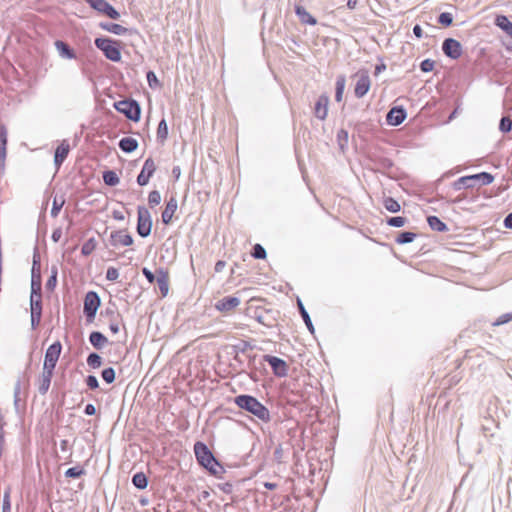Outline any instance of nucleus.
<instances>
[{
  "label": "nucleus",
  "mask_w": 512,
  "mask_h": 512,
  "mask_svg": "<svg viewBox=\"0 0 512 512\" xmlns=\"http://www.w3.org/2000/svg\"><path fill=\"white\" fill-rule=\"evenodd\" d=\"M193 451L196 462L202 469L211 476L218 479L223 478V474L226 470L205 442L200 440L196 441L193 446Z\"/></svg>",
  "instance_id": "f257e3e1"
},
{
  "label": "nucleus",
  "mask_w": 512,
  "mask_h": 512,
  "mask_svg": "<svg viewBox=\"0 0 512 512\" xmlns=\"http://www.w3.org/2000/svg\"><path fill=\"white\" fill-rule=\"evenodd\" d=\"M233 402L239 409L253 415L264 423L271 421L269 409L260 402L255 396L250 394H239L234 397Z\"/></svg>",
  "instance_id": "f03ea898"
},
{
  "label": "nucleus",
  "mask_w": 512,
  "mask_h": 512,
  "mask_svg": "<svg viewBox=\"0 0 512 512\" xmlns=\"http://www.w3.org/2000/svg\"><path fill=\"white\" fill-rule=\"evenodd\" d=\"M94 45L103 53L106 59L112 62L121 61L122 41L109 36H99L94 39Z\"/></svg>",
  "instance_id": "7ed1b4c3"
},
{
  "label": "nucleus",
  "mask_w": 512,
  "mask_h": 512,
  "mask_svg": "<svg viewBox=\"0 0 512 512\" xmlns=\"http://www.w3.org/2000/svg\"><path fill=\"white\" fill-rule=\"evenodd\" d=\"M494 175L490 172L482 171L476 174L465 175L458 178L452 183V187L455 191L462 189H472L479 182L481 186H486L494 181Z\"/></svg>",
  "instance_id": "20e7f679"
},
{
  "label": "nucleus",
  "mask_w": 512,
  "mask_h": 512,
  "mask_svg": "<svg viewBox=\"0 0 512 512\" xmlns=\"http://www.w3.org/2000/svg\"><path fill=\"white\" fill-rule=\"evenodd\" d=\"M113 107L132 122H139L141 119V105L132 97L114 102Z\"/></svg>",
  "instance_id": "39448f33"
},
{
  "label": "nucleus",
  "mask_w": 512,
  "mask_h": 512,
  "mask_svg": "<svg viewBox=\"0 0 512 512\" xmlns=\"http://www.w3.org/2000/svg\"><path fill=\"white\" fill-rule=\"evenodd\" d=\"M101 306V298L96 291H88L83 300V314L87 323H92L96 317L97 311Z\"/></svg>",
  "instance_id": "423d86ee"
},
{
  "label": "nucleus",
  "mask_w": 512,
  "mask_h": 512,
  "mask_svg": "<svg viewBox=\"0 0 512 512\" xmlns=\"http://www.w3.org/2000/svg\"><path fill=\"white\" fill-rule=\"evenodd\" d=\"M153 220L147 207L139 205L137 207L136 232L141 238H147L152 231Z\"/></svg>",
  "instance_id": "0eeeda50"
},
{
  "label": "nucleus",
  "mask_w": 512,
  "mask_h": 512,
  "mask_svg": "<svg viewBox=\"0 0 512 512\" xmlns=\"http://www.w3.org/2000/svg\"><path fill=\"white\" fill-rule=\"evenodd\" d=\"M369 161L372 163L373 167L371 170L376 173H381L391 179H394L392 175V169L395 167V163L391 158L373 154L369 157Z\"/></svg>",
  "instance_id": "6e6552de"
},
{
  "label": "nucleus",
  "mask_w": 512,
  "mask_h": 512,
  "mask_svg": "<svg viewBox=\"0 0 512 512\" xmlns=\"http://www.w3.org/2000/svg\"><path fill=\"white\" fill-rule=\"evenodd\" d=\"M85 3L97 13L104 15L112 20H118L120 13L107 0H84Z\"/></svg>",
  "instance_id": "1a4fd4ad"
},
{
  "label": "nucleus",
  "mask_w": 512,
  "mask_h": 512,
  "mask_svg": "<svg viewBox=\"0 0 512 512\" xmlns=\"http://www.w3.org/2000/svg\"><path fill=\"white\" fill-rule=\"evenodd\" d=\"M134 243V239L128 229H119L112 231L110 233L108 243L106 244V247L112 246V247H118V246H131Z\"/></svg>",
  "instance_id": "9d476101"
},
{
  "label": "nucleus",
  "mask_w": 512,
  "mask_h": 512,
  "mask_svg": "<svg viewBox=\"0 0 512 512\" xmlns=\"http://www.w3.org/2000/svg\"><path fill=\"white\" fill-rule=\"evenodd\" d=\"M263 362L270 365L272 372L276 377L282 378L288 375L289 366L284 359L274 355L265 354L263 355Z\"/></svg>",
  "instance_id": "9b49d317"
},
{
  "label": "nucleus",
  "mask_w": 512,
  "mask_h": 512,
  "mask_svg": "<svg viewBox=\"0 0 512 512\" xmlns=\"http://www.w3.org/2000/svg\"><path fill=\"white\" fill-rule=\"evenodd\" d=\"M441 49L443 54L451 60H458L463 53L461 42L451 37L443 40Z\"/></svg>",
  "instance_id": "f8f14e48"
},
{
  "label": "nucleus",
  "mask_w": 512,
  "mask_h": 512,
  "mask_svg": "<svg viewBox=\"0 0 512 512\" xmlns=\"http://www.w3.org/2000/svg\"><path fill=\"white\" fill-rule=\"evenodd\" d=\"M354 77H357V81L354 86V95L356 98H363L371 87V80L367 70L358 71Z\"/></svg>",
  "instance_id": "ddd939ff"
},
{
  "label": "nucleus",
  "mask_w": 512,
  "mask_h": 512,
  "mask_svg": "<svg viewBox=\"0 0 512 512\" xmlns=\"http://www.w3.org/2000/svg\"><path fill=\"white\" fill-rule=\"evenodd\" d=\"M157 170V166L152 157H148L142 166L140 173L137 175L136 182L140 187L149 184L150 179L153 177Z\"/></svg>",
  "instance_id": "4468645a"
},
{
  "label": "nucleus",
  "mask_w": 512,
  "mask_h": 512,
  "mask_svg": "<svg viewBox=\"0 0 512 512\" xmlns=\"http://www.w3.org/2000/svg\"><path fill=\"white\" fill-rule=\"evenodd\" d=\"M407 118V111L404 106L396 105L389 109L386 114V123L389 126L397 127Z\"/></svg>",
  "instance_id": "2eb2a0df"
},
{
  "label": "nucleus",
  "mask_w": 512,
  "mask_h": 512,
  "mask_svg": "<svg viewBox=\"0 0 512 512\" xmlns=\"http://www.w3.org/2000/svg\"><path fill=\"white\" fill-rule=\"evenodd\" d=\"M70 150L71 147L67 139H63L62 141H60L58 146L55 148L53 162L56 168V172L59 171V169L67 159Z\"/></svg>",
  "instance_id": "dca6fc26"
},
{
  "label": "nucleus",
  "mask_w": 512,
  "mask_h": 512,
  "mask_svg": "<svg viewBox=\"0 0 512 512\" xmlns=\"http://www.w3.org/2000/svg\"><path fill=\"white\" fill-rule=\"evenodd\" d=\"M62 352V344L59 340L53 342L45 351L43 364L56 368L57 362Z\"/></svg>",
  "instance_id": "f3484780"
},
{
  "label": "nucleus",
  "mask_w": 512,
  "mask_h": 512,
  "mask_svg": "<svg viewBox=\"0 0 512 512\" xmlns=\"http://www.w3.org/2000/svg\"><path fill=\"white\" fill-rule=\"evenodd\" d=\"M330 98L327 93H322L316 100L313 108L314 116L323 121L328 116Z\"/></svg>",
  "instance_id": "a211bd4d"
},
{
  "label": "nucleus",
  "mask_w": 512,
  "mask_h": 512,
  "mask_svg": "<svg viewBox=\"0 0 512 512\" xmlns=\"http://www.w3.org/2000/svg\"><path fill=\"white\" fill-rule=\"evenodd\" d=\"M277 315H279V311L277 310H259L256 309L254 312V318L262 325L266 327H274L277 321Z\"/></svg>",
  "instance_id": "6ab92c4d"
},
{
  "label": "nucleus",
  "mask_w": 512,
  "mask_h": 512,
  "mask_svg": "<svg viewBox=\"0 0 512 512\" xmlns=\"http://www.w3.org/2000/svg\"><path fill=\"white\" fill-rule=\"evenodd\" d=\"M98 26L102 30L107 31V32L112 33L117 36H122V35H126V34L133 35V34L138 33L137 29H135V28H126L118 23H113V22H100L98 24Z\"/></svg>",
  "instance_id": "aec40b11"
},
{
  "label": "nucleus",
  "mask_w": 512,
  "mask_h": 512,
  "mask_svg": "<svg viewBox=\"0 0 512 512\" xmlns=\"http://www.w3.org/2000/svg\"><path fill=\"white\" fill-rule=\"evenodd\" d=\"M156 273L155 282L158 285L161 296L164 298L169 293V272L166 268L159 267L156 269Z\"/></svg>",
  "instance_id": "412c9836"
},
{
  "label": "nucleus",
  "mask_w": 512,
  "mask_h": 512,
  "mask_svg": "<svg viewBox=\"0 0 512 512\" xmlns=\"http://www.w3.org/2000/svg\"><path fill=\"white\" fill-rule=\"evenodd\" d=\"M240 304V299L234 295L225 296L215 303V308L220 312H230Z\"/></svg>",
  "instance_id": "4be33fe9"
},
{
  "label": "nucleus",
  "mask_w": 512,
  "mask_h": 512,
  "mask_svg": "<svg viewBox=\"0 0 512 512\" xmlns=\"http://www.w3.org/2000/svg\"><path fill=\"white\" fill-rule=\"evenodd\" d=\"M178 208V202L176 196L172 195L167 201L165 209L162 211L161 220L165 225H169L172 222L173 216Z\"/></svg>",
  "instance_id": "5701e85b"
},
{
  "label": "nucleus",
  "mask_w": 512,
  "mask_h": 512,
  "mask_svg": "<svg viewBox=\"0 0 512 512\" xmlns=\"http://www.w3.org/2000/svg\"><path fill=\"white\" fill-rule=\"evenodd\" d=\"M8 130L4 124L0 125V173L5 169L7 156Z\"/></svg>",
  "instance_id": "b1692460"
},
{
  "label": "nucleus",
  "mask_w": 512,
  "mask_h": 512,
  "mask_svg": "<svg viewBox=\"0 0 512 512\" xmlns=\"http://www.w3.org/2000/svg\"><path fill=\"white\" fill-rule=\"evenodd\" d=\"M54 45L60 57L69 60L77 58L75 49L71 47L67 42L63 40H56Z\"/></svg>",
  "instance_id": "393cba45"
},
{
  "label": "nucleus",
  "mask_w": 512,
  "mask_h": 512,
  "mask_svg": "<svg viewBox=\"0 0 512 512\" xmlns=\"http://www.w3.org/2000/svg\"><path fill=\"white\" fill-rule=\"evenodd\" d=\"M294 11L301 23L311 26L317 24V19L311 15L301 4H295Z\"/></svg>",
  "instance_id": "a878e982"
},
{
  "label": "nucleus",
  "mask_w": 512,
  "mask_h": 512,
  "mask_svg": "<svg viewBox=\"0 0 512 512\" xmlns=\"http://www.w3.org/2000/svg\"><path fill=\"white\" fill-rule=\"evenodd\" d=\"M88 339L96 350H102L109 342L108 338L100 331L90 332Z\"/></svg>",
  "instance_id": "bb28decb"
},
{
  "label": "nucleus",
  "mask_w": 512,
  "mask_h": 512,
  "mask_svg": "<svg viewBox=\"0 0 512 512\" xmlns=\"http://www.w3.org/2000/svg\"><path fill=\"white\" fill-rule=\"evenodd\" d=\"M494 25L505 32L509 37L512 38V22L504 14L496 15L494 19Z\"/></svg>",
  "instance_id": "cd10ccee"
},
{
  "label": "nucleus",
  "mask_w": 512,
  "mask_h": 512,
  "mask_svg": "<svg viewBox=\"0 0 512 512\" xmlns=\"http://www.w3.org/2000/svg\"><path fill=\"white\" fill-rule=\"evenodd\" d=\"M118 146L122 152L130 154L137 150L139 143L133 137H123L118 142Z\"/></svg>",
  "instance_id": "c85d7f7f"
},
{
  "label": "nucleus",
  "mask_w": 512,
  "mask_h": 512,
  "mask_svg": "<svg viewBox=\"0 0 512 512\" xmlns=\"http://www.w3.org/2000/svg\"><path fill=\"white\" fill-rule=\"evenodd\" d=\"M427 223H428L429 227L431 228V230H433V231L442 232V233L449 231L448 225L445 222H443L438 216L429 215L427 217Z\"/></svg>",
  "instance_id": "c756f323"
},
{
  "label": "nucleus",
  "mask_w": 512,
  "mask_h": 512,
  "mask_svg": "<svg viewBox=\"0 0 512 512\" xmlns=\"http://www.w3.org/2000/svg\"><path fill=\"white\" fill-rule=\"evenodd\" d=\"M168 135H169V128H168L167 121L165 118H162L159 121L158 126H157V131H156L157 142L159 144L163 145L166 142V140L168 139Z\"/></svg>",
  "instance_id": "7c9ffc66"
},
{
  "label": "nucleus",
  "mask_w": 512,
  "mask_h": 512,
  "mask_svg": "<svg viewBox=\"0 0 512 512\" xmlns=\"http://www.w3.org/2000/svg\"><path fill=\"white\" fill-rule=\"evenodd\" d=\"M297 307H298V311H299L307 329L309 330V332L311 334H314L315 328L312 323L311 317H310L309 313L307 312V310L300 298L297 299Z\"/></svg>",
  "instance_id": "2f4dec72"
},
{
  "label": "nucleus",
  "mask_w": 512,
  "mask_h": 512,
  "mask_svg": "<svg viewBox=\"0 0 512 512\" xmlns=\"http://www.w3.org/2000/svg\"><path fill=\"white\" fill-rule=\"evenodd\" d=\"M132 485L138 490H144L147 488L149 479L148 476L143 472H136L131 478Z\"/></svg>",
  "instance_id": "473e14b6"
},
{
  "label": "nucleus",
  "mask_w": 512,
  "mask_h": 512,
  "mask_svg": "<svg viewBox=\"0 0 512 512\" xmlns=\"http://www.w3.org/2000/svg\"><path fill=\"white\" fill-rule=\"evenodd\" d=\"M345 86H346V76L344 74H339L336 77V82H335V101L336 102H341L343 100Z\"/></svg>",
  "instance_id": "72a5a7b5"
},
{
  "label": "nucleus",
  "mask_w": 512,
  "mask_h": 512,
  "mask_svg": "<svg viewBox=\"0 0 512 512\" xmlns=\"http://www.w3.org/2000/svg\"><path fill=\"white\" fill-rule=\"evenodd\" d=\"M30 295H42L41 272H31V293Z\"/></svg>",
  "instance_id": "f704fd0d"
},
{
  "label": "nucleus",
  "mask_w": 512,
  "mask_h": 512,
  "mask_svg": "<svg viewBox=\"0 0 512 512\" xmlns=\"http://www.w3.org/2000/svg\"><path fill=\"white\" fill-rule=\"evenodd\" d=\"M102 179L105 185L114 187L120 183V178L115 170L106 169L102 172Z\"/></svg>",
  "instance_id": "c9c22d12"
},
{
  "label": "nucleus",
  "mask_w": 512,
  "mask_h": 512,
  "mask_svg": "<svg viewBox=\"0 0 512 512\" xmlns=\"http://www.w3.org/2000/svg\"><path fill=\"white\" fill-rule=\"evenodd\" d=\"M42 295H30V314L42 315Z\"/></svg>",
  "instance_id": "e433bc0d"
},
{
  "label": "nucleus",
  "mask_w": 512,
  "mask_h": 512,
  "mask_svg": "<svg viewBox=\"0 0 512 512\" xmlns=\"http://www.w3.org/2000/svg\"><path fill=\"white\" fill-rule=\"evenodd\" d=\"M417 237V234L411 231H400L398 232L395 242L399 245L409 244L413 242Z\"/></svg>",
  "instance_id": "4c0bfd02"
},
{
  "label": "nucleus",
  "mask_w": 512,
  "mask_h": 512,
  "mask_svg": "<svg viewBox=\"0 0 512 512\" xmlns=\"http://www.w3.org/2000/svg\"><path fill=\"white\" fill-rule=\"evenodd\" d=\"M382 204L384 208L391 213H398L401 210L400 203L391 196L384 197Z\"/></svg>",
  "instance_id": "58836bf2"
},
{
  "label": "nucleus",
  "mask_w": 512,
  "mask_h": 512,
  "mask_svg": "<svg viewBox=\"0 0 512 512\" xmlns=\"http://www.w3.org/2000/svg\"><path fill=\"white\" fill-rule=\"evenodd\" d=\"M86 362L91 369H98L104 363L103 357L97 352H90L86 358Z\"/></svg>",
  "instance_id": "ea45409f"
},
{
  "label": "nucleus",
  "mask_w": 512,
  "mask_h": 512,
  "mask_svg": "<svg viewBox=\"0 0 512 512\" xmlns=\"http://www.w3.org/2000/svg\"><path fill=\"white\" fill-rule=\"evenodd\" d=\"M349 133L346 129L341 128L336 135V141L341 152H345L348 147Z\"/></svg>",
  "instance_id": "a19ab883"
},
{
  "label": "nucleus",
  "mask_w": 512,
  "mask_h": 512,
  "mask_svg": "<svg viewBox=\"0 0 512 512\" xmlns=\"http://www.w3.org/2000/svg\"><path fill=\"white\" fill-rule=\"evenodd\" d=\"M85 474H86L85 468L81 465H76V466L68 468L65 471L64 476L66 478L78 479V478L84 476Z\"/></svg>",
  "instance_id": "79ce46f5"
},
{
  "label": "nucleus",
  "mask_w": 512,
  "mask_h": 512,
  "mask_svg": "<svg viewBox=\"0 0 512 512\" xmlns=\"http://www.w3.org/2000/svg\"><path fill=\"white\" fill-rule=\"evenodd\" d=\"M96 247H97V241L94 237H91L83 243V245L81 247V254L83 256H89L93 253V251L96 249Z\"/></svg>",
  "instance_id": "37998d69"
},
{
  "label": "nucleus",
  "mask_w": 512,
  "mask_h": 512,
  "mask_svg": "<svg viewBox=\"0 0 512 512\" xmlns=\"http://www.w3.org/2000/svg\"><path fill=\"white\" fill-rule=\"evenodd\" d=\"M388 226L400 228L406 225L408 219L404 216H390L385 219Z\"/></svg>",
  "instance_id": "c03bdc74"
},
{
  "label": "nucleus",
  "mask_w": 512,
  "mask_h": 512,
  "mask_svg": "<svg viewBox=\"0 0 512 512\" xmlns=\"http://www.w3.org/2000/svg\"><path fill=\"white\" fill-rule=\"evenodd\" d=\"M250 255L254 259L264 260L267 257V252L266 249L261 244L256 243L252 246Z\"/></svg>",
  "instance_id": "a18cd8bd"
},
{
  "label": "nucleus",
  "mask_w": 512,
  "mask_h": 512,
  "mask_svg": "<svg viewBox=\"0 0 512 512\" xmlns=\"http://www.w3.org/2000/svg\"><path fill=\"white\" fill-rule=\"evenodd\" d=\"M57 276H58V269L56 266L51 267V274L48 277L45 288L48 291H53L56 288L57 285Z\"/></svg>",
  "instance_id": "49530a36"
},
{
  "label": "nucleus",
  "mask_w": 512,
  "mask_h": 512,
  "mask_svg": "<svg viewBox=\"0 0 512 512\" xmlns=\"http://www.w3.org/2000/svg\"><path fill=\"white\" fill-rule=\"evenodd\" d=\"M254 345H252L249 341L241 340L238 344L232 346L234 354H245L248 350H252Z\"/></svg>",
  "instance_id": "de8ad7c7"
},
{
  "label": "nucleus",
  "mask_w": 512,
  "mask_h": 512,
  "mask_svg": "<svg viewBox=\"0 0 512 512\" xmlns=\"http://www.w3.org/2000/svg\"><path fill=\"white\" fill-rule=\"evenodd\" d=\"M101 378L106 384H112L116 379V371L113 367H106L101 371Z\"/></svg>",
  "instance_id": "09e8293b"
},
{
  "label": "nucleus",
  "mask_w": 512,
  "mask_h": 512,
  "mask_svg": "<svg viewBox=\"0 0 512 512\" xmlns=\"http://www.w3.org/2000/svg\"><path fill=\"white\" fill-rule=\"evenodd\" d=\"M499 130L503 134H507L512 131V119L508 115H503L499 121Z\"/></svg>",
  "instance_id": "8fccbe9b"
},
{
  "label": "nucleus",
  "mask_w": 512,
  "mask_h": 512,
  "mask_svg": "<svg viewBox=\"0 0 512 512\" xmlns=\"http://www.w3.org/2000/svg\"><path fill=\"white\" fill-rule=\"evenodd\" d=\"M453 15L450 12H441L437 17V23L443 27H449L453 23Z\"/></svg>",
  "instance_id": "3c124183"
},
{
  "label": "nucleus",
  "mask_w": 512,
  "mask_h": 512,
  "mask_svg": "<svg viewBox=\"0 0 512 512\" xmlns=\"http://www.w3.org/2000/svg\"><path fill=\"white\" fill-rule=\"evenodd\" d=\"M31 272H41V258L37 246L33 250Z\"/></svg>",
  "instance_id": "603ef678"
},
{
  "label": "nucleus",
  "mask_w": 512,
  "mask_h": 512,
  "mask_svg": "<svg viewBox=\"0 0 512 512\" xmlns=\"http://www.w3.org/2000/svg\"><path fill=\"white\" fill-rule=\"evenodd\" d=\"M20 393H21V377H18L15 385H14V391H13V404L16 411L19 410V403H20Z\"/></svg>",
  "instance_id": "864d4df0"
},
{
  "label": "nucleus",
  "mask_w": 512,
  "mask_h": 512,
  "mask_svg": "<svg viewBox=\"0 0 512 512\" xmlns=\"http://www.w3.org/2000/svg\"><path fill=\"white\" fill-rule=\"evenodd\" d=\"M11 488L7 487L4 491L3 498H2V507L1 512H11Z\"/></svg>",
  "instance_id": "5fc2aeb1"
},
{
  "label": "nucleus",
  "mask_w": 512,
  "mask_h": 512,
  "mask_svg": "<svg viewBox=\"0 0 512 512\" xmlns=\"http://www.w3.org/2000/svg\"><path fill=\"white\" fill-rule=\"evenodd\" d=\"M146 79L148 85L151 89H156L161 86L159 79L157 78L156 73L153 70H148L146 73Z\"/></svg>",
  "instance_id": "6e6d98bb"
},
{
  "label": "nucleus",
  "mask_w": 512,
  "mask_h": 512,
  "mask_svg": "<svg viewBox=\"0 0 512 512\" xmlns=\"http://www.w3.org/2000/svg\"><path fill=\"white\" fill-rule=\"evenodd\" d=\"M161 202V194L158 190H152L148 194V205L150 208H154Z\"/></svg>",
  "instance_id": "4d7b16f0"
},
{
  "label": "nucleus",
  "mask_w": 512,
  "mask_h": 512,
  "mask_svg": "<svg viewBox=\"0 0 512 512\" xmlns=\"http://www.w3.org/2000/svg\"><path fill=\"white\" fill-rule=\"evenodd\" d=\"M50 385H51V380L43 377V376H39L38 378V392L39 394L41 395H45L49 388H50Z\"/></svg>",
  "instance_id": "13d9d810"
},
{
  "label": "nucleus",
  "mask_w": 512,
  "mask_h": 512,
  "mask_svg": "<svg viewBox=\"0 0 512 512\" xmlns=\"http://www.w3.org/2000/svg\"><path fill=\"white\" fill-rule=\"evenodd\" d=\"M434 67H435V61L430 58H426V59L422 60L419 65L420 70L424 73L433 71Z\"/></svg>",
  "instance_id": "bf43d9fd"
},
{
  "label": "nucleus",
  "mask_w": 512,
  "mask_h": 512,
  "mask_svg": "<svg viewBox=\"0 0 512 512\" xmlns=\"http://www.w3.org/2000/svg\"><path fill=\"white\" fill-rule=\"evenodd\" d=\"M84 382L90 390H96L99 388V381L95 375L90 374L86 376Z\"/></svg>",
  "instance_id": "052dcab7"
},
{
  "label": "nucleus",
  "mask_w": 512,
  "mask_h": 512,
  "mask_svg": "<svg viewBox=\"0 0 512 512\" xmlns=\"http://www.w3.org/2000/svg\"><path fill=\"white\" fill-rule=\"evenodd\" d=\"M512 321V313H505L499 316L494 322L493 326H501Z\"/></svg>",
  "instance_id": "680f3d73"
},
{
  "label": "nucleus",
  "mask_w": 512,
  "mask_h": 512,
  "mask_svg": "<svg viewBox=\"0 0 512 512\" xmlns=\"http://www.w3.org/2000/svg\"><path fill=\"white\" fill-rule=\"evenodd\" d=\"M116 313V304L112 301H109V306H107L103 311H101V315L114 318Z\"/></svg>",
  "instance_id": "e2e57ef3"
},
{
  "label": "nucleus",
  "mask_w": 512,
  "mask_h": 512,
  "mask_svg": "<svg viewBox=\"0 0 512 512\" xmlns=\"http://www.w3.org/2000/svg\"><path fill=\"white\" fill-rule=\"evenodd\" d=\"M63 205H64V200H62L61 202H58L57 199L55 198L53 200L52 208L50 211L51 216L57 217L59 215Z\"/></svg>",
  "instance_id": "0e129e2a"
},
{
  "label": "nucleus",
  "mask_w": 512,
  "mask_h": 512,
  "mask_svg": "<svg viewBox=\"0 0 512 512\" xmlns=\"http://www.w3.org/2000/svg\"><path fill=\"white\" fill-rule=\"evenodd\" d=\"M106 279L108 281H116L119 277V271L117 268L115 267H108L107 270H106V275H105Z\"/></svg>",
  "instance_id": "69168bd1"
},
{
  "label": "nucleus",
  "mask_w": 512,
  "mask_h": 512,
  "mask_svg": "<svg viewBox=\"0 0 512 512\" xmlns=\"http://www.w3.org/2000/svg\"><path fill=\"white\" fill-rule=\"evenodd\" d=\"M142 274L144 275V277L146 278V280L150 283V284H153L155 282V279L157 277V273H153L150 269H148L147 267H143L142 268Z\"/></svg>",
  "instance_id": "338daca9"
},
{
  "label": "nucleus",
  "mask_w": 512,
  "mask_h": 512,
  "mask_svg": "<svg viewBox=\"0 0 512 512\" xmlns=\"http://www.w3.org/2000/svg\"><path fill=\"white\" fill-rule=\"evenodd\" d=\"M55 368L50 367L49 365L43 364L41 376L52 381L54 376Z\"/></svg>",
  "instance_id": "774afa93"
}]
</instances>
